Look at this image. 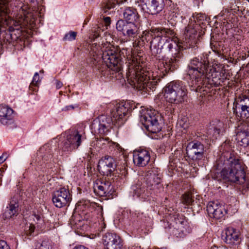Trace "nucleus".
Segmentation results:
<instances>
[{
  "mask_svg": "<svg viewBox=\"0 0 249 249\" xmlns=\"http://www.w3.org/2000/svg\"><path fill=\"white\" fill-rule=\"evenodd\" d=\"M74 108V107L72 105L66 106L64 108H63V110H69L70 109H73Z\"/></svg>",
  "mask_w": 249,
  "mask_h": 249,
  "instance_id": "49530a36",
  "label": "nucleus"
},
{
  "mask_svg": "<svg viewBox=\"0 0 249 249\" xmlns=\"http://www.w3.org/2000/svg\"><path fill=\"white\" fill-rule=\"evenodd\" d=\"M146 12L153 16L157 15L163 9L164 0H144Z\"/></svg>",
  "mask_w": 249,
  "mask_h": 249,
  "instance_id": "4be33fe9",
  "label": "nucleus"
},
{
  "mask_svg": "<svg viewBox=\"0 0 249 249\" xmlns=\"http://www.w3.org/2000/svg\"><path fill=\"white\" fill-rule=\"evenodd\" d=\"M160 118L157 112L153 109H142L140 111V121L146 129L152 133L161 130V126L158 122Z\"/></svg>",
  "mask_w": 249,
  "mask_h": 249,
  "instance_id": "1a4fd4ad",
  "label": "nucleus"
},
{
  "mask_svg": "<svg viewBox=\"0 0 249 249\" xmlns=\"http://www.w3.org/2000/svg\"><path fill=\"white\" fill-rule=\"evenodd\" d=\"M206 20V15L202 13L193 15L190 19L189 22L185 28L184 33L185 41L189 44L190 47H195L197 43L196 36L199 25L203 24V22Z\"/></svg>",
  "mask_w": 249,
  "mask_h": 249,
  "instance_id": "6e6552de",
  "label": "nucleus"
},
{
  "mask_svg": "<svg viewBox=\"0 0 249 249\" xmlns=\"http://www.w3.org/2000/svg\"><path fill=\"white\" fill-rule=\"evenodd\" d=\"M93 191L96 196L109 197L113 193V186L110 181L98 180L94 183Z\"/></svg>",
  "mask_w": 249,
  "mask_h": 249,
  "instance_id": "f3484780",
  "label": "nucleus"
},
{
  "mask_svg": "<svg viewBox=\"0 0 249 249\" xmlns=\"http://www.w3.org/2000/svg\"><path fill=\"white\" fill-rule=\"evenodd\" d=\"M95 123H94L93 124H92V127H94V128H95Z\"/></svg>",
  "mask_w": 249,
  "mask_h": 249,
  "instance_id": "603ef678",
  "label": "nucleus"
},
{
  "mask_svg": "<svg viewBox=\"0 0 249 249\" xmlns=\"http://www.w3.org/2000/svg\"><path fill=\"white\" fill-rule=\"evenodd\" d=\"M174 36V32L168 28H152L146 34V39L150 41V48L152 55H156L161 51L165 53H171L172 57L165 62H160V66L164 68L166 72L173 71L178 67L179 58L182 54L178 51V45L176 42L171 39Z\"/></svg>",
  "mask_w": 249,
  "mask_h": 249,
  "instance_id": "7ed1b4c3",
  "label": "nucleus"
},
{
  "mask_svg": "<svg viewBox=\"0 0 249 249\" xmlns=\"http://www.w3.org/2000/svg\"><path fill=\"white\" fill-rule=\"evenodd\" d=\"M186 71L191 80L189 82L190 89L196 92H199L205 83L218 87L227 79L225 69L222 65L209 66L208 61L197 57L190 60Z\"/></svg>",
  "mask_w": 249,
  "mask_h": 249,
  "instance_id": "f03ea898",
  "label": "nucleus"
},
{
  "mask_svg": "<svg viewBox=\"0 0 249 249\" xmlns=\"http://www.w3.org/2000/svg\"><path fill=\"white\" fill-rule=\"evenodd\" d=\"M224 123L218 120L210 123L207 130L208 137L213 141L219 138L224 129Z\"/></svg>",
  "mask_w": 249,
  "mask_h": 249,
  "instance_id": "5701e85b",
  "label": "nucleus"
},
{
  "mask_svg": "<svg viewBox=\"0 0 249 249\" xmlns=\"http://www.w3.org/2000/svg\"><path fill=\"white\" fill-rule=\"evenodd\" d=\"M204 145L199 142H189L186 147V154L188 158L195 161H198L204 158Z\"/></svg>",
  "mask_w": 249,
  "mask_h": 249,
  "instance_id": "dca6fc26",
  "label": "nucleus"
},
{
  "mask_svg": "<svg viewBox=\"0 0 249 249\" xmlns=\"http://www.w3.org/2000/svg\"><path fill=\"white\" fill-rule=\"evenodd\" d=\"M180 11L179 7H174L169 12V18L176 22L179 21L181 19Z\"/></svg>",
  "mask_w": 249,
  "mask_h": 249,
  "instance_id": "2f4dec72",
  "label": "nucleus"
},
{
  "mask_svg": "<svg viewBox=\"0 0 249 249\" xmlns=\"http://www.w3.org/2000/svg\"><path fill=\"white\" fill-rule=\"evenodd\" d=\"M124 18L126 22H132L134 23L139 18V15L137 10L132 7L126 8L123 13Z\"/></svg>",
  "mask_w": 249,
  "mask_h": 249,
  "instance_id": "c85d7f7f",
  "label": "nucleus"
},
{
  "mask_svg": "<svg viewBox=\"0 0 249 249\" xmlns=\"http://www.w3.org/2000/svg\"><path fill=\"white\" fill-rule=\"evenodd\" d=\"M108 119V122L107 123H105L104 122V120H103L102 122H99L98 125L97 130L98 133L101 134H105L109 131V129L111 128L110 126V122L109 121H111L110 118H106V120Z\"/></svg>",
  "mask_w": 249,
  "mask_h": 249,
  "instance_id": "c756f323",
  "label": "nucleus"
},
{
  "mask_svg": "<svg viewBox=\"0 0 249 249\" xmlns=\"http://www.w3.org/2000/svg\"><path fill=\"white\" fill-rule=\"evenodd\" d=\"M10 0H0V31L2 28L6 29L5 26L9 24L14 25L15 28L9 26L8 29L10 32L20 28L33 29L36 25V12H34L28 5L20 3L18 13L16 16V20L9 19V3Z\"/></svg>",
  "mask_w": 249,
  "mask_h": 249,
  "instance_id": "39448f33",
  "label": "nucleus"
},
{
  "mask_svg": "<svg viewBox=\"0 0 249 249\" xmlns=\"http://www.w3.org/2000/svg\"><path fill=\"white\" fill-rule=\"evenodd\" d=\"M35 226L33 224H29L26 225L25 229V233L27 235H32V233L34 232Z\"/></svg>",
  "mask_w": 249,
  "mask_h": 249,
  "instance_id": "4c0bfd02",
  "label": "nucleus"
},
{
  "mask_svg": "<svg viewBox=\"0 0 249 249\" xmlns=\"http://www.w3.org/2000/svg\"><path fill=\"white\" fill-rule=\"evenodd\" d=\"M81 221L80 216L78 213H73L70 219V224L71 227L77 226ZM77 227V226H76Z\"/></svg>",
  "mask_w": 249,
  "mask_h": 249,
  "instance_id": "473e14b6",
  "label": "nucleus"
},
{
  "mask_svg": "<svg viewBox=\"0 0 249 249\" xmlns=\"http://www.w3.org/2000/svg\"><path fill=\"white\" fill-rule=\"evenodd\" d=\"M248 53H249V51L248 52Z\"/></svg>",
  "mask_w": 249,
  "mask_h": 249,
  "instance_id": "864d4df0",
  "label": "nucleus"
},
{
  "mask_svg": "<svg viewBox=\"0 0 249 249\" xmlns=\"http://www.w3.org/2000/svg\"><path fill=\"white\" fill-rule=\"evenodd\" d=\"M170 232L177 237H182L191 231L188 223L182 215L176 214L169 226Z\"/></svg>",
  "mask_w": 249,
  "mask_h": 249,
  "instance_id": "9d476101",
  "label": "nucleus"
},
{
  "mask_svg": "<svg viewBox=\"0 0 249 249\" xmlns=\"http://www.w3.org/2000/svg\"><path fill=\"white\" fill-rule=\"evenodd\" d=\"M145 180L147 188L152 190L155 193H159L163 190L162 185L160 183V170L153 167L148 171L145 175Z\"/></svg>",
  "mask_w": 249,
  "mask_h": 249,
  "instance_id": "9b49d317",
  "label": "nucleus"
},
{
  "mask_svg": "<svg viewBox=\"0 0 249 249\" xmlns=\"http://www.w3.org/2000/svg\"><path fill=\"white\" fill-rule=\"evenodd\" d=\"M116 167V161L111 156H106L98 162V169L104 175H110L115 170Z\"/></svg>",
  "mask_w": 249,
  "mask_h": 249,
  "instance_id": "6ab92c4d",
  "label": "nucleus"
},
{
  "mask_svg": "<svg viewBox=\"0 0 249 249\" xmlns=\"http://www.w3.org/2000/svg\"><path fill=\"white\" fill-rule=\"evenodd\" d=\"M132 189L134 196H136L145 199L149 196V192L147 190H145L144 186H142V183L140 181L133 185Z\"/></svg>",
  "mask_w": 249,
  "mask_h": 249,
  "instance_id": "a878e982",
  "label": "nucleus"
},
{
  "mask_svg": "<svg viewBox=\"0 0 249 249\" xmlns=\"http://www.w3.org/2000/svg\"><path fill=\"white\" fill-rule=\"evenodd\" d=\"M0 249H10V248L6 242L0 240Z\"/></svg>",
  "mask_w": 249,
  "mask_h": 249,
  "instance_id": "ea45409f",
  "label": "nucleus"
},
{
  "mask_svg": "<svg viewBox=\"0 0 249 249\" xmlns=\"http://www.w3.org/2000/svg\"><path fill=\"white\" fill-rule=\"evenodd\" d=\"M213 169L215 179L236 183L243 185L245 189H249V180L246 178L244 168L231 152H223L217 159Z\"/></svg>",
  "mask_w": 249,
  "mask_h": 249,
  "instance_id": "20e7f679",
  "label": "nucleus"
},
{
  "mask_svg": "<svg viewBox=\"0 0 249 249\" xmlns=\"http://www.w3.org/2000/svg\"><path fill=\"white\" fill-rule=\"evenodd\" d=\"M182 122L183 120H181L178 122V124L180 126L183 127L184 129H185L187 127L188 124H185V123L182 124Z\"/></svg>",
  "mask_w": 249,
  "mask_h": 249,
  "instance_id": "c03bdc74",
  "label": "nucleus"
},
{
  "mask_svg": "<svg viewBox=\"0 0 249 249\" xmlns=\"http://www.w3.org/2000/svg\"><path fill=\"white\" fill-rule=\"evenodd\" d=\"M217 44V43H215V45H213L211 44V48L213 49V51L216 53L219 56L222 55V53L220 51H219L217 47H216L215 46Z\"/></svg>",
  "mask_w": 249,
  "mask_h": 249,
  "instance_id": "a19ab883",
  "label": "nucleus"
},
{
  "mask_svg": "<svg viewBox=\"0 0 249 249\" xmlns=\"http://www.w3.org/2000/svg\"><path fill=\"white\" fill-rule=\"evenodd\" d=\"M8 156L6 153H3L2 156L0 157V164H2L7 158Z\"/></svg>",
  "mask_w": 249,
  "mask_h": 249,
  "instance_id": "79ce46f5",
  "label": "nucleus"
},
{
  "mask_svg": "<svg viewBox=\"0 0 249 249\" xmlns=\"http://www.w3.org/2000/svg\"><path fill=\"white\" fill-rule=\"evenodd\" d=\"M150 160V153L146 149H140L134 153L133 162L138 166H145L149 163Z\"/></svg>",
  "mask_w": 249,
  "mask_h": 249,
  "instance_id": "b1692460",
  "label": "nucleus"
},
{
  "mask_svg": "<svg viewBox=\"0 0 249 249\" xmlns=\"http://www.w3.org/2000/svg\"><path fill=\"white\" fill-rule=\"evenodd\" d=\"M40 81L39 76L38 72H36L33 77L31 85L34 86H37L38 82Z\"/></svg>",
  "mask_w": 249,
  "mask_h": 249,
  "instance_id": "58836bf2",
  "label": "nucleus"
},
{
  "mask_svg": "<svg viewBox=\"0 0 249 249\" xmlns=\"http://www.w3.org/2000/svg\"><path fill=\"white\" fill-rule=\"evenodd\" d=\"M18 202L17 198L14 197L10 201L9 206L7 207L6 209L3 213V216L5 218H10L12 216L17 213L18 208Z\"/></svg>",
  "mask_w": 249,
  "mask_h": 249,
  "instance_id": "bb28decb",
  "label": "nucleus"
},
{
  "mask_svg": "<svg viewBox=\"0 0 249 249\" xmlns=\"http://www.w3.org/2000/svg\"><path fill=\"white\" fill-rule=\"evenodd\" d=\"M73 249H89L83 246H75Z\"/></svg>",
  "mask_w": 249,
  "mask_h": 249,
  "instance_id": "de8ad7c7",
  "label": "nucleus"
},
{
  "mask_svg": "<svg viewBox=\"0 0 249 249\" xmlns=\"http://www.w3.org/2000/svg\"><path fill=\"white\" fill-rule=\"evenodd\" d=\"M109 140V139L108 138H106L105 140L103 138L102 139H100V142H102V141H106V142H108Z\"/></svg>",
  "mask_w": 249,
  "mask_h": 249,
  "instance_id": "8fccbe9b",
  "label": "nucleus"
},
{
  "mask_svg": "<svg viewBox=\"0 0 249 249\" xmlns=\"http://www.w3.org/2000/svg\"><path fill=\"white\" fill-rule=\"evenodd\" d=\"M192 194L190 193L184 194L182 196V203L186 205H190L193 203Z\"/></svg>",
  "mask_w": 249,
  "mask_h": 249,
  "instance_id": "72a5a7b5",
  "label": "nucleus"
},
{
  "mask_svg": "<svg viewBox=\"0 0 249 249\" xmlns=\"http://www.w3.org/2000/svg\"><path fill=\"white\" fill-rule=\"evenodd\" d=\"M84 139L85 137L77 131H73L67 135L61 147L62 151L64 153L62 154L69 153L77 149Z\"/></svg>",
  "mask_w": 249,
  "mask_h": 249,
  "instance_id": "f8f14e48",
  "label": "nucleus"
},
{
  "mask_svg": "<svg viewBox=\"0 0 249 249\" xmlns=\"http://www.w3.org/2000/svg\"><path fill=\"white\" fill-rule=\"evenodd\" d=\"M105 249H122L123 242L120 236L114 233L107 232L102 237Z\"/></svg>",
  "mask_w": 249,
  "mask_h": 249,
  "instance_id": "a211bd4d",
  "label": "nucleus"
},
{
  "mask_svg": "<svg viewBox=\"0 0 249 249\" xmlns=\"http://www.w3.org/2000/svg\"><path fill=\"white\" fill-rule=\"evenodd\" d=\"M180 10V14L181 19H184L186 18V17L189 14V9L186 7L183 6L179 8Z\"/></svg>",
  "mask_w": 249,
  "mask_h": 249,
  "instance_id": "e433bc0d",
  "label": "nucleus"
},
{
  "mask_svg": "<svg viewBox=\"0 0 249 249\" xmlns=\"http://www.w3.org/2000/svg\"><path fill=\"white\" fill-rule=\"evenodd\" d=\"M13 110L5 106H0V123L10 128L16 127L13 115Z\"/></svg>",
  "mask_w": 249,
  "mask_h": 249,
  "instance_id": "aec40b11",
  "label": "nucleus"
},
{
  "mask_svg": "<svg viewBox=\"0 0 249 249\" xmlns=\"http://www.w3.org/2000/svg\"><path fill=\"white\" fill-rule=\"evenodd\" d=\"M218 17L223 18V19L229 22H232V21L235 18V16L231 12V10L225 9L219 14Z\"/></svg>",
  "mask_w": 249,
  "mask_h": 249,
  "instance_id": "7c9ffc66",
  "label": "nucleus"
},
{
  "mask_svg": "<svg viewBox=\"0 0 249 249\" xmlns=\"http://www.w3.org/2000/svg\"><path fill=\"white\" fill-rule=\"evenodd\" d=\"M84 204L88 206L89 204L91 205V203H90V202L89 201H85L84 202Z\"/></svg>",
  "mask_w": 249,
  "mask_h": 249,
  "instance_id": "09e8293b",
  "label": "nucleus"
},
{
  "mask_svg": "<svg viewBox=\"0 0 249 249\" xmlns=\"http://www.w3.org/2000/svg\"><path fill=\"white\" fill-rule=\"evenodd\" d=\"M99 48V46L95 43L91 45L89 54L90 62L93 65H97L102 58V62L108 68L119 72L121 70L122 57L126 56L128 59L126 75L130 84L139 90H143L146 93L154 90L156 82L150 80L149 71H145L141 65V58L139 55H135L133 53L130 55V51L127 53V49L123 48L121 50L109 44L102 51V53Z\"/></svg>",
  "mask_w": 249,
  "mask_h": 249,
  "instance_id": "f257e3e1",
  "label": "nucleus"
},
{
  "mask_svg": "<svg viewBox=\"0 0 249 249\" xmlns=\"http://www.w3.org/2000/svg\"><path fill=\"white\" fill-rule=\"evenodd\" d=\"M221 238L226 243L232 245L238 241L239 234L233 228H228L222 231Z\"/></svg>",
  "mask_w": 249,
  "mask_h": 249,
  "instance_id": "393cba45",
  "label": "nucleus"
},
{
  "mask_svg": "<svg viewBox=\"0 0 249 249\" xmlns=\"http://www.w3.org/2000/svg\"><path fill=\"white\" fill-rule=\"evenodd\" d=\"M72 195L68 187H60L53 192L52 201L56 207L62 208L69 205Z\"/></svg>",
  "mask_w": 249,
  "mask_h": 249,
  "instance_id": "4468645a",
  "label": "nucleus"
},
{
  "mask_svg": "<svg viewBox=\"0 0 249 249\" xmlns=\"http://www.w3.org/2000/svg\"><path fill=\"white\" fill-rule=\"evenodd\" d=\"M232 109L236 116L249 122V97L244 96L235 98Z\"/></svg>",
  "mask_w": 249,
  "mask_h": 249,
  "instance_id": "ddd939ff",
  "label": "nucleus"
},
{
  "mask_svg": "<svg viewBox=\"0 0 249 249\" xmlns=\"http://www.w3.org/2000/svg\"><path fill=\"white\" fill-rule=\"evenodd\" d=\"M116 28L123 35L131 38L136 37L139 34L138 25L132 22H126L123 19L118 20L116 24Z\"/></svg>",
  "mask_w": 249,
  "mask_h": 249,
  "instance_id": "2eb2a0df",
  "label": "nucleus"
},
{
  "mask_svg": "<svg viewBox=\"0 0 249 249\" xmlns=\"http://www.w3.org/2000/svg\"><path fill=\"white\" fill-rule=\"evenodd\" d=\"M135 106L130 101H122L115 105L110 104V118L111 123L118 126H121L126 120V116L134 108Z\"/></svg>",
  "mask_w": 249,
  "mask_h": 249,
  "instance_id": "0eeeda50",
  "label": "nucleus"
},
{
  "mask_svg": "<svg viewBox=\"0 0 249 249\" xmlns=\"http://www.w3.org/2000/svg\"><path fill=\"white\" fill-rule=\"evenodd\" d=\"M239 144L243 147L249 145V127L244 128L237 134V138Z\"/></svg>",
  "mask_w": 249,
  "mask_h": 249,
  "instance_id": "cd10ccee",
  "label": "nucleus"
},
{
  "mask_svg": "<svg viewBox=\"0 0 249 249\" xmlns=\"http://www.w3.org/2000/svg\"><path fill=\"white\" fill-rule=\"evenodd\" d=\"M63 86V84L61 81H56V87L57 89L61 88Z\"/></svg>",
  "mask_w": 249,
  "mask_h": 249,
  "instance_id": "a18cd8bd",
  "label": "nucleus"
},
{
  "mask_svg": "<svg viewBox=\"0 0 249 249\" xmlns=\"http://www.w3.org/2000/svg\"><path fill=\"white\" fill-rule=\"evenodd\" d=\"M50 244L48 241H43L41 244H38L36 249H51Z\"/></svg>",
  "mask_w": 249,
  "mask_h": 249,
  "instance_id": "c9c22d12",
  "label": "nucleus"
},
{
  "mask_svg": "<svg viewBox=\"0 0 249 249\" xmlns=\"http://www.w3.org/2000/svg\"><path fill=\"white\" fill-rule=\"evenodd\" d=\"M116 147L118 150H119V149L121 148L120 146L118 144H116Z\"/></svg>",
  "mask_w": 249,
  "mask_h": 249,
  "instance_id": "3c124183",
  "label": "nucleus"
},
{
  "mask_svg": "<svg viewBox=\"0 0 249 249\" xmlns=\"http://www.w3.org/2000/svg\"><path fill=\"white\" fill-rule=\"evenodd\" d=\"M77 33L76 32L70 31L65 35L63 40L64 41H71L75 39Z\"/></svg>",
  "mask_w": 249,
  "mask_h": 249,
  "instance_id": "f704fd0d",
  "label": "nucleus"
},
{
  "mask_svg": "<svg viewBox=\"0 0 249 249\" xmlns=\"http://www.w3.org/2000/svg\"><path fill=\"white\" fill-rule=\"evenodd\" d=\"M207 211L210 217L216 219L223 217L226 213L224 206L217 201L210 202L207 205Z\"/></svg>",
  "mask_w": 249,
  "mask_h": 249,
  "instance_id": "412c9836",
  "label": "nucleus"
},
{
  "mask_svg": "<svg viewBox=\"0 0 249 249\" xmlns=\"http://www.w3.org/2000/svg\"><path fill=\"white\" fill-rule=\"evenodd\" d=\"M187 90L184 83L181 81H173L164 88V97L167 102L178 104L187 98Z\"/></svg>",
  "mask_w": 249,
  "mask_h": 249,
  "instance_id": "423d86ee",
  "label": "nucleus"
},
{
  "mask_svg": "<svg viewBox=\"0 0 249 249\" xmlns=\"http://www.w3.org/2000/svg\"><path fill=\"white\" fill-rule=\"evenodd\" d=\"M104 21L107 26L110 24L111 22V19L109 17H106L104 18Z\"/></svg>",
  "mask_w": 249,
  "mask_h": 249,
  "instance_id": "37998d69",
  "label": "nucleus"
}]
</instances>
